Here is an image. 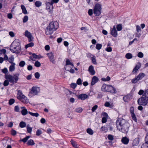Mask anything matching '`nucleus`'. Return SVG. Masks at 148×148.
<instances>
[{
  "label": "nucleus",
  "mask_w": 148,
  "mask_h": 148,
  "mask_svg": "<svg viewBox=\"0 0 148 148\" xmlns=\"http://www.w3.org/2000/svg\"><path fill=\"white\" fill-rule=\"evenodd\" d=\"M110 85H107L103 84L101 88V90L102 91L106 92H108Z\"/></svg>",
  "instance_id": "4468645a"
},
{
  "label": "nucleus",
  "mask_w": 148,
  "mask_h": 148,
  "mask_svg": "<svg viewBox=\"0 0 148 148\" xmlns=\"http://www.w3.org/2000/svg\"><path fill=\"white\" fill-rule=\"evenodd\" d=\"M108 138L109 140H114V137L113 136L111 135H108Z\"/></svg>",
  "instance_id": "bf43d9fd"
},
{
  "label": "nucleus",
  "mask_w": 148,
  "mask_h": 148,
  "mask_svg": "<svg viewBox=\"0 0 148 148\" xmlns=\"http://www.w3.org/2000/svg\"><path fill=\"white\" fill-rule=\"evenodd\" d=\"M42 58V57H39L35 53H33L30 57V59L32 61H35L36 59H40Z\"/></svg>",
  "instance_id": "aec40b11"
},
{
  "label": "nucleus",
  "mask_w": 148,
  "mask_h": 148,
  "mask_svg": "<svg viewBox=\"0 0 148 148\" xmlns=\"http://www.w3.org/2000/svg\"><path fill=\"white\" fill-rule=\"evenodd\" d=\"M6 52V50L5 49H2L0 50V54H5Z\"/></svg>",
  "instance_id": "4d7b16f0"
},
{
  "label": "nucleus",
  "mask_w": 148,
  "mask_h": 148,
  "mask_svg": "<svg viewBox=\"0 0 148 148\" xmlns=\"http://www.w3.org/2000/svg\"><path fill=\"white\" fill-rule=\"evenodd\" d=\"M28 19V17L27 16H25L23 18V22L25 23L26 22Z\"/></svg>",
  "instance_id": "79ce46f5"
},
{
  "label": "nucleus",
  "mask_w": 148,
  "mask_h": 148,
  "mask_svg": "<svg viewBox=\"0 0 148 148\" xmlns=\"http://www.w3.org/2000/svg\"><path fill=\"white\" fill-rule=\"evenodd\" d=\"M14 102V100L13 99H10L9 101V103L10 105L13 104Z\"/></svg>",
  "instance_id": "e2e57ef3"
},
{
  "label": "nucleus",
  "mask_w": 148,
  "mask_h": 148,
  "mask_svg": "<svg viewBox=\"0 0 148 148\" xmlns=\"http://www.w3.org/2000/svg\"><path fill=\"white\" fill-rule=\"evenodd\" d=\"M101 80L103 81L106 82L110 81V77L108 76L106 78L103 77L101 79Z\"/></svg>",
  "instance_id": "4c0bfd02"
},
{
  "label": "nucleus",
  "mask_w": 148,
  "mask_h": 148,
  "mask_svg": "<svg viewBox=\"0 0 148 148\" xmlns=\"http://www.w3.org/2000/svg\"><path fill=\"white\" fill-rule=\"evenodd\" d=\"M2 72L5 74L7 73L8 72V70L7 68H5L2 70Z\"/></svg>",
  "instance_id": "338daca9"
},
{
  "label": "nucleus",
  "mask_w": 148,
  "mask_h": 148,
  "mask_svg": "<svg viewBox=\"0 0 148 148\" xmlns=\"http://www.w3.org/2000/svg\"><path fill=\"white\" fill-rule=\"evenodd\" d=\"M143 96L148 99V89H147L145 91L144 95Z\"/></svg>",
  "instance_id": "37998d69"
},
{
  "label": "nucleus",
  "mask_w": 148,
  "mask_h": 148,
  "mask_svg": "<svg viewBox=\"0 0 148 148\" xmlns=\"http://www.w3.org/2000/svg\"><path fill=\"white\" fill-rule=\"evenodd\" d=\"M102 45L100 44L97 43L96 45V48L98 50L100 49L102 47Z\"/></svg>",
  "instance_id": "c03bdc74"
},
{
  "label": "nucleus",
  "mask_w": 148,
  "mask_h": 148,
  "mask_svg": "<svg viewBox=\"0 0 148 148\" xmlns=\"http://www.w3.org/2000/svg\"><path fill=\"white\" fill-rule=\"evenodd\" d=\"M27 144L29 145H35V143L33 140L30 139L28 141Z\"/></svg>",
  "instance_id": "cd10ccee"
},
{
  "label": "nucleus",
  "mask_w": 148,
  "mask_h": 148,
  "mask_svg": "<svg viewBox=\"0 0 148 148\" xmlns=\"http://www.w3.org/2000/svg\"><path fill=\"white\" fill-rule=\"evenodd\" d=\"M116 28L117 30L118 31H120L122 29L121 25V24H119L117 25Z\"/></svg>",
  "instance_id": "a18cd8bd"
},
{
  "label": "nucleus",
  "mask_w": 148,
  "mask_h": 148,
  "mask_svg": "<svg viewBox=\"0 0 148 148\" xmlns=\"http://www.w3.org/2000/svg\"><path fill=\"white\" fill-rule=\"evenodd\" d=\"M26 123L23 121H21L19 123V126L21 128L25 127H26Z\"/></svg>",
  "instance_id": "72a5a7b5"
},
{
  "label": "nucleus",
  "mask_w": 148,
  "mask_h": 148,
  "mask_svg": "<svg viewBox=\"0 0 148 148\" xmlns=\"http://www.w3.org/2000/svg\"><path fill=\"white\" fill-rule=\"evenodd\" d=\"M77 86V84L76 83H72L70 84L71 87L73 89H75Z\"/></svg>",
  "instance_id": "09e8293b"
},
{
  "label": "nucleus",
  "mask_w": 148,
  "mask_h": 148,
  "mask_svg": "<svg viewBox=\"0 0 148 148\" xmlns=\"http://www.w3.org/2000/svg\"><path fill=\"white\" fill-rule=\"evenodd\" d=\"M98 80L99 79L96 76H94L92 79L91 85L92 86L94 85L98 82Z\"/></svg>",
  "instance_id": "f3484780"
},
{
  "label": "nucleus",
  "mask_w": 148,
  "mask_h": 148,
  "mask_svg": "<svg viewBox=\"0 0 148 148\" xmlns=\"http://www.w3.org/2000/svg\"><path fill=\"white\" fill-rule=\"evenodd\" d=\"M34 76L36 78L39 79L40 77V74L38 72H37L34 74Z\"/></svg>",
  "instance_id": "603ef678"
},
{
  "label": "nucleus",
  "mask_w": 148,
  "mask_h": 148,
  "mask_svg": "<svg viewBox=\"0 0 148 148\" xmlns=\"http://www.w3.org/2000/svg\"><path fill=\"white\" fill-rule=\"evenodd\" d=\"M17 97L19 100L24 103H26L28 102V100L20 90L18 91Z\"/></svg>",
  "instance_id": "423d86ee"
},
{
  "label": "nucleus",
  "mask_w": 148,
  "mask_h": 148,
  "mask_svg": "<svg viewBox=\"0 0 148 148\" xmlns=\"http://www.w3.org/2000/svg\"><path fill=\"white\" fill-rule=\"evenodd\" d=\"M10 50L14 53H18L20 52V43L18 40L16 39L11 45Z\"/></svg>",
  "instance_id": "7ed1b4c3"
},
{
  "label": "nucleus",
  "mask_w": 148,
  "mask_h": 148,
  "mask_svg": "<svg viewBox=\"0 0 148 148\" xmlns=\"http://www.w3.org/2000/svg\"><path fill=\"white\" fill-rule=\"evenodd\" d=\"M148 103V99L143 96L140 98L138 99V103L139 105L145 106Z\"/></svg>",
  "instance_id": "6e6552de"
},
{
  "label": "nucleus",
  "mask_w": 148,
  "mask_h": 148,
  "mask_svg": "<svg viewBox=\"0 0 148 148\" xmlns=\"http://www.w3.org/2000/svg\"><path fill=\"white\" fill-rule=\"evenodd\" d=\"M92 56L91 57V60L92 63L95 64H97V63L96 61V57L95 56L93 55H92Z\"/></svg>",
  "instance_id": "2f4dec72"
},
{
  "label": "nucleus",
  "mask_w": 148,
  "mask_h": 148,
  "mask_svg": "<svg viewBox=\"0 0 148 148\" xmlns=\"http://www.w3.org/2000/svg\"><path fill=\"white\" fill-rule=\"evenodd\" d=\"M24 35L25 36L27 37L29 42L32 41L33 40V38L31 35V33L28 30H26L25 31Z\"/></svg>",
  "instance_id": "9b49d317"
},
{
  "label": "nucleus",
  "mask_w": 148,
  "mask_h": 148,
  "mask_svg": "<svg viewBox=\"0 0 148 148\" xmlns=\"http://www.w3.org/2000/svg\"><path fill=\"white\" fill-rule=\"evenodd\" d=\"M9 81L6 79L3 82V85L4 86H7L9 85Z\"/></svg>",
  "instance_id": "5fc2aeb1"
},
{
  "label": "nucleus",
  "mask_w": 148,
  "mask_h": 148,
  "mask_svg": "<svg viewBox=\"0 0 148 148\" xmlns=\"http://www.w3.org/2000/svg\"><path fill=\"white\" fill-rule=\"evenodd\" d=\"M88 71L91 75H94L95 74V72L92 66L90 65L89 66Z\"/></svg>",
  "instance_id": "6ab92c4d"
},
{
  "label": "nucleus",
  "mask_w": 148,
  "mask_h": 148,
  "mask_svg": "<svg viewBox=\"0 0 148 148\" xmlns=\"http://www.w3.org/2000/svg\"><path fill=\"white\" fill-rule=\"evenodd\" d=\"M77 84L80 85L82 84V81L80 78H79L77 81Z\"/></svg>",
  "instance_id": "864d4df0"
},
{
  "label": "nucleus",
  "mask_w": 148,
  "mask_h": 148,
  "mask_svg": "<svg viewBox=\"0 0 148 148\" xmlns=\"http://www.w3.org/2000/svg\"><path fill=\"white\" fill-rule=\"evenodd\" d=\"M141 66V64L140 63H138L136 66L135 68L138 70L140 68Z\"/></svg>",
  "instance_id": "052dcab7"
},
{
  "label": "nucleus",
  "mask_w": 148,
  "mask_h": 148,
  "mask_svg": "<svg viewBox=\"0 0 148 148\" xmlns=\"http://www.w3.org/2000/svg\"><path fill=\"white\" fill-rule=\"evenodd\" d=\"M140 58H142L143 56V54L141 52H139L137 55Z\"/></svg>",
  "instance_id": "13d9d810"
},
{
  "label": "nucleus",
  "mask_w": 148,
  "mask_h": 148,
  "mask_svg": "<svg viewBox=\"0 0 148 148\" xmlns=\"http://www.w3.org/2000/svg\"><path fill=\"white\" fill-rule=\"evenodd\" d=\"M14 57L13 56H11L9 58L8 60V61L9 62L11 63V64L12 63H15L13 62L14 61Z\"/></svg>",
  "instance_id": "c9c22d12"
},
{
  "label": "nucleus",
  "mask_w": 148,
  "mask_h": 148,
  "mask_svg": "<svg viewBox=\"0 0 148 148\" xmlns=\"http://www.w3.org/2000/svg\"><path fill=\"white\" fill-rule=\"evenodd\" d=\"M59 27L58 23L56 21H53L50 22L47 27L45 34L47 35H50L56 31Z\"/></svg>",
  "instance_id": "f03ea898"
},
{
  "label": "nucleus",
  "mask_w": 148,
  "mask_h": 148,
  "mask_svg": "<svg viewBox=\"0 0 148 148\" xmlns=\"http://www.w3.org/2000/svg\"><path fill=\"white\" fill-rule=\"evenodd\" d=\"M46 5V8L48 10V12L50 13H52L53 12L52 8H53V5L51 4V3H49L48 2L46 1L45 3Z\"/></svg>",
  "instance_id": "1a4fd4ad"
},
{
  "label": "nucleus",
  "mask_w": 148,
  "mask_h": 148,
  "mask_svg": "<svg viewBox=\"0 0 148 148\" xmlns=\"http://www.w3.org/2000/svg\"><path fill=\"white\" fill-rule=\"evenodd\" d=\"M105 50L108 52H111L112 51V49L110 47H107L105 49Z\"/></svg>",
  "instance_id": "6e6d98bb"
},
{
  "label": "nucleus",
  "mask_w": 148,
  "mask_h": 148,
  "mask_svg": "<svg viewBox=\"0 0 148 148\" xmlns=\"http://www.w3.org/2000/svg\"><path fill=\"white\" fill-rule=\"evenodd\" d=\"M5 78L11 83H14V78L12 76L10 75H5Z\"/></svg>",
  "instance_id": "f8f14e48"
},
{
  "label": "nucleus",
  "mask_w": 148,
  "mask_h": 148,
  "mask_svg": "<svg viewBox=\"0 0 148 148\" xmlns=\"http://www.w3.org/2000/svg\"><path fill=\"white\" fill-rule=\"evenodd\" d=\"M34 65L38 67H40L41 66V63L38 61H36L34 63Z\"/></svg>",
  "instance_id": "a19ab883"
},
{
  "label": "nucleus",
  "mask_w": 148,
  "mask_h": 148,
  "mask_svg": "<svg viewBox=\"0 0 148 148\" xmlns=\"http://www.w3.org/2000/svg\"><path fill=\"white\" fill-rule=\"evenodd\" d=\"M102 6L99 3H97L95 5L93 8V12L95 15L98 16L101 14Z\"/></svg>",
  "instance_id": "39448f33"
},
{
  "label": "nucleus",
  "mask_w": 148,
  "mask_h": 148,
  "mask_svg": "<svg viewBox=\"0 0 148 148\" xmlns=\"http://www.w3.org/2000/svg\"><path fill=\"white\" fill-rule=\"evenodd\" d=\"M145 143L148 144V132L145 138Z\"/></svg>",
  "instance_id": "680f3d73"
},
{
  "label": "nucleus",
  "mask_w": 148,
  "mask_h": 148,
  "mask_svg": "<svg viewBox=\"0 0 148 148\" xmlns=\"http://www.w3.org/2000/svg\"><path fill=\"white\" fill-rule=\"evenodd\" d=\"M117 128L119 131L124 133H127L130 126L129 124L126 121L121 118L118 119L116 122Z\"/></svg>",
  "instance_id": "f257e3e1"
},
{
  "label": "nucleus",
  "mask_w": 148,
  "mask_h": 148,
  "mask_svg": "<svg viewBox=\"0 0 148 148\" xmlns=\"http://www.w3.org/2000/svg\"><path fill=\"white\" fill-rule=\"evenodd\" d=\"M98 106L97 105L94 106L92 109V112H94L97 108Z\"/></svg>",
  "instance_id": "69168bd1"
},
{
  "label": "nucleus",
  "mask_w": 148,
  "mask_h": 148,
  "mask_svg": "<svg viewBox=\"0 0 148 148\" xmlns=\"http://www.w3.org/2000/svg\"><path fill=\"white\" fill-rule=\"evenodd\" d=\"M47 55L48 56L50 61L52 62L53 63L54 61L53 54L52 52H50L47 53Z\"/></svg>",
  "instance_id": "ddd939ff"
},
{
  "label": "nucleus",
  "mask_w": 148,
  "mask_h": 148,
  "mask_svg": "<svg viewBox=\"0 0 148 148\" xmlns=\"http://www.w3.org/2000/svg\"><path fill=\"white\" fill-rule=\"evenodd\" d=\"M71 144L73 146V147L75 148H77V145L76 143V142L75 141L73 140H71Z\"/></svg>",
  "instance_id": "49530a36"
},
{
  "label": "nucleus",
  "mask_w": 148,
  "mask_h": 148,
  "mask_svg": "<svg viewBox=\"0 0 148 148\" xmlns=\"http://www.w3.org/2000/svg\"><path fill=\"white\" fill-rule=\"evenodd\" d=\"M104 106L106 107H109L110 108L113 107V105L112 104H110L109 102H106L104 104Z\"/></svg>",
  "instance_id": "473e14b6"
},
{
  "label": "nucleus",
  "mask_w": 148,
  "mask_h": 148,
  "mask_svg": "<svg viewBox=\"0 0 148 148\" xmlns=\"http://www.w3.org/2000/svg\"><path fill=\"white\" fill-rule=\"evenodd\" d=\"M82 109L81 107H79L75 108V111L78 113H80L82 111Z\"/></svg>",
  "instance_id": "58836bf2"
},
{
  "label": "nucleus",
  "mask_w": 148,
  "mask_h": 148,
  "mask_svg": "<svg viewBox=\"0 0 148 148\" xmlns=\"http://www.w3.org/2000/svg\"><path fill=\"white\" fill-rule=\"evenodd\" d=\"M26 128L27 132L31 134L32 131V128L30 127L29 125L28 124L26 126Z\"/></svg>",
  "instance_id": "c85d7f7f"
},
{
  "label": "nucleus",
  "mask_w": 148,
  "mask_h": 148,
  "mask_svg": "<svg viewBox=\"0 0 148 148\" xmlns=\"http://www.w3.org/2000/svg\"><path fill=\"white\" fill-rule=\"evenodd\" d=\"M15 63H12L11 64L9 67V71L11 72L14 71L15 70Z\"/></svg>",
  "instance_id": "5701e85b"
},
{
  "label": "nucleus",
  "mask_w": 148,
  "mask_h": 148,
  "mask_svg": "<svg viewBox=\"0 0 148 148\" xmlns=\"http://www.w3.org/2000/svg\"><path fill=\"white\" fill-rule=\"evenodd\" d=\"M87 132L89 134L92 135L93 134V131L90 128H88L87 129Z\"/></svg>",
  "instance_id": "e433bc0d"
},
{
  "label": "nucleus",
  "mask_w": 148,
  "mask_h": 148,
  "mask_svg": "<svg viewBox=\"0 0 148 148\" xmlns=\"http://www.w3.org/2000/svg\"><path fill=\"white\" fill-rule=\"evenodd\" d=\"M9 35L11 37H13L14 36L15 34L12 31L10 32H9Z\"/></svg>",
  "instance_id": "774afa93"
},
{
  "label": "nucleus",
  "mask_w": 148,
  "mask_h": 148,
  "mask_svg": "<svg viewBox=\"0 0 148 148\" xmlns=\"http://www.w3.org/2000/svg\"><path fill=\"white\" fill-rule=\"evenodd\" d=\"M19 75V74L18 73H17L14 75V82L16 83L18 79V77Z\"/></svg>",
  "instance_id": "a878e982"
},
{
  "label": "nucleus",
  "mask_w": 148,
  "mask_h": 148,
  "mask_svg": "<svg viewBox=\"0 0 148 148\" xmlns=\"http://www.w3.org/2000/svg\"><path fill=\"white\" fill-rule=\"evenodd\" d=\"M108 92H110L112 93H116V89L111 85H109L108 88Z\"/></svg>",
  "instance_id": "a211bd4d"
},
{
  "label": "nucleus",
  "mask_w": 148,
  "mask_h": 148,
  "mask_svg": "<svg viewBox=\"0 0 148 148\" xmlns=\"http://www.w3.org/2000/svg\"><path fill=\"white\" fill-rule=\"evenodd\" d=\"M21 8L22 10L23 13L24 14H27V10L25 7L24 5H21Z\"/></svg>",
  "instance_id": "bb28decb"
},
{
  "label": "nucleus",
  "mask_w": 148,
  "mask_h": 148,
  "mask_svg": "<svg viewBox=\"0 0 148 148\" xmlns=\"http://www.w3.org/2000/svg\"><path fill=\"white\" fill-rule=\"evenodd\" d=\"M34 43L32 42H31L25 45V48L27 49L29 47H31L34 46Z\"/></svg>",
  "instance_id": "ea45409f"
},
{
  "label": "nucleus",
  "mask_w": 148,
  "mask_h": 148,
  "mask_svg": "<svg viewBox=\"0 0 148 148\" xmlns=\"http://www.w3.org/2000/svg\"><path fill=\"white\" fill-rule=\"evenodd\" d=\"M42 133L40 129H38L36 132V135L37 136L40 135Z\"/></svg>",
  "instance_id": "8fccbe9b"
},
{
  "label": "nucleus",
  "mask_w": 148,
  "mask_h": 148,
  "mask_svg": "<svg viewBox=\"0 0 148 148\" xmlns=\"http://www.w3.org/2000/svg\"><path fill=\"white\" fill-rule=\"evenodd\" d=\"M131 115L133 120L135 122H136L137 119L134 114H131Z\"/></svg>",
  "instance_id": "3c124183"
},
{
  "label": "nucleus",
  "mask_w": 148,
  "mask_h": 148,
  "mask_svg": "<svg viewBox=\"0 0 148 148\" xmlns=\"http://www.w3.org/2000/svg\"><path fill=\"white\" fill-rule=\"evenodd\" d=\"M35 4L36 7L39 8L42 5V2L39 1H36Z\"/></svg>",
  "instance_id": "c756f323"
},
{
  "label": "nucleus",
  "mask_w": 148,
  "mask_h": 148,
  "mask_svg": "<svg viewBox=\"0 0 148 148\" xmlns=\"http://www.w3.org/2000/svg\"><path fill=\"white\" fill-rule=\"evenodd\" d=\"M40 91L39 87L34 86L29 90L28 96L30 97L38 95Z\"/></svg>",
  "instance_id": "20e7f679"
},
{
  "label": "nucleus",
  "mask_w": 148,
  "mask_h": 148,
  "mask_svg": "<svg viewBox=\"0 0 148 148\" xmlns=\"http://www.w3.org/2000/svg\"><path fill=\"white\" fill-rule=\"evenodd\" d=\"M25 64V61H22L20 62L19 64V65L20 67H23Z\"/></svg>",
  "instance_id": "de8ad7c7"
},
{
  "label": "nucleus",
  "mask_w": 148,
  "mask_h": 148,
  "mask_svg": "<svg viewBox=\"0 0 148 148\" xmlns=\"http://www.w3.org/2000/svg\"><path fill=\"white\" fill-rule=\"evenodd\" d=\"M108 126H102L101 128V131L103 132H106L108 130Z\"/></svg>",
  "instance_id": "393cba45"
},
{
  "label": "nucleus",
  "mask_w": 148,
  "mask_h": 148,
  "mask_svg": "<svg viewBox=\"0 0 148 148\" xmlns=\"http://www.w3.org/2000/svg\"><path fill=\"white\" fill-rule=\"evenodd\" d=\"M21 108L22 109L21 112V113L23 115L25 116L27 114L28 112L27 110L26 109L25 107H21Z\"/></svg>",
  "instance_id": "412c9836"
},
{
  "label": "nucleus",
  "mask_w": 148,
  "mask_h": 148,
  "mask_svg": "<svg viewBox=\"0 0 148 148\" xmlns=\"http://www.w3.org/2000/svg\"><path fill=\"white\" fill-rule=\"evenodd\" d=\"M69 65L70 66V68L74 66L73 64L70 62L69 60L67 59L66 61V64L64 66V68L67 71H69V69L68 68Z\"/></svg>",
  "instance_id": "9d476101"
},
{
  "label": "nucleus",
  "mask_w": 148,
  "mask_h": 148,
  "mask_svg": "<svg viewBox=\"0 0 148 148\" xmlns=\"http://www.w3.org/2000/svg\"><path fill=\"white\" fill-rule=\"evenodd\" d=\"M88 97V95L86 94H81L78 96V98L79 99L82 100H84L87 99Z\"/></svg>",
  "instance_id": "2eb2a0df"
},
{
  "label": "nucleus",
  "mask_w": 148,
  "mask_h": 148,
  "mask_svg": "<svg viewBox=\"0 0 148 148\" xmlns=\"http://www.w3.org/2000/svg\"><path fill=\"white\" fill-rule=\"evenodd\" d=\"M121 140L122 143L125 145L127 144L129 142V139L126 137H123Z\"/></svg>",
  "instance_id": "4be33fe9"
},
{
  "label": "nucleus",
  "mask_w": 148,
  "mask_h": 148,
  "mask_svg": "<svg viewBox=\"0 0 148 148\" xmlns=\"http://www.w3.org/2000/svg\"><path fill=\"white\" fill-rule=\"evenodd\" d=\"M145 75L144 73H140L138 75L136 76L134 78L132 79L131 82L135 84L138 81L142 79Z\"/></svg>",
  "instance_id": "0eeeda50"
},
{
  "label": "nucleus",
  "mask_w": 148,
  "mask_h": 148,
  "mask_svg": "<svg viewBox=\"0 0 148 148\" xmlns=\"http://www.w3.org/2000/svg\"><path fill=\"white\" fill-rule=\"evenodd\" d=\"M136 30L137 32H139L141 30V28L138 25L136 26Z\"/></svg>",
  "instance_id": "0e129e2a"
},
{
  "label": "nucleus",
  "mask_w": 148,
  "mask_h": 148,
  "mask_svg": "<svg viewBox=\"0 0 148 148\" xmlns=\"http://www.w3.org/2000/svg\"><path fill=\"white\" fill-rule=\"evenodd\" d=\"M111 34L114 37H116L117 36V32L116 29L115 27L114 26L112 29L111 32Z\"/></svg>",
  "instance_id": "dca6fc26"
},
{
  "label": "nucleus",
  "mask_w": 148,
  "mask_h": 148,
  "mask_svg": "<svg viewBox=\"0 0 148 148\" xmlns=\"http://www.w3.org/2000/svg\"><path fill=\"white\" fill-rule=\"evenodd\" d=\"M28 113L31 115L33 116L37 117L39 115V114L38 113H32L29 111L28 112Z\"/></svg>",
  "instance_id": "f704fd0d"
},
{
  "label": "nucleus",
  "mask_w": 148,
  "mask_h": 148,
  "mask_svg": "<svg viewBox=\"0 0 148 148\" xmlns=\"http://www.w3.org/2000/svg\"><path fill=\"white\" fill-rule=\"evenodd\" d=\"M131 97V95H128L124 96L123 97V99L124 101L127 102L130 100Z\"/></svg>",
  "instance_id": "b1692460"
},
{
  "label": "nucleus",
  "mask_w": 148,
  "mask_h": 148,
  "mask_svg": "<svg viewBox=\"0 0 148 148\" xmlns=\"http://www.w3.org/2000/svg\"><path fill=\"white\" fill-rule=\"evenodd\" d=\"M125 57L127 59H130L132 58L133 56L131 53H129L126 54Z\"/></svg>",
  "instance_id": "7c9ffc66"
}]
</instances>
